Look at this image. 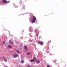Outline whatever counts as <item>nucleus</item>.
<instances>
[{
    "instance_id": "f257e3e1",
    "label": "nucleus",
    "mask_w": 67,
    "mask_h": 67,
    "mask_svg": "<svg viewBox=\"0 0 67 67\" xmlns=\"http://www.w3.org/2000/svg\"><path fill=\"white\" fill-rule=\"evenodd\" d=\"M32 19L33 20H32V23H35L36 20V17H35L34 16H33Z\"/></svg>"
},
{
    "instance_id": "a211bd4d",
    "label": "nucleus",
    "mask_w": 67,
    "mask_h": 67,
    "mask_svg": "<svg viewBox=\"0 0 67 67\" xmlns=\"http://www.w3.org/2000/svg\"><path fill=\"white\" fill-rule=\"evenodd\" d=\"M27 67H30L29 65H27Z\"/></svg>"
},
{
    "instance_id": "20e7f679",
    "label": "nucleus",
    "mask_w": 67,
    "mask_h": 67,
    "mask_svg": "<svg viewBox=\"0 0 67 67\" xmlns=\"http://www.w3.org/2000/svg\"><path fill=\"white\" fill-rule=\"evenodd\" d=\"M3 59L5 62H7V59L6 58L4 57H3Z\"/></svg>"
},
{
    "instance_id": "9d476101",
    "label": "nucleus",
    "mask_w": 67,
    "mask_h": 67,
    "mask_svg": "<svg viewBox=\"0 0 67 67\" xmlns=\"http://www.w3.org/2000/svg\"><path fill=\"white\" fill-rule=\"evenodd\" d=\"M34 60H35V59H31V62H33L34 61Z\"/></svg>"
},
{
    "instance_id": "aec40b11",
    "label": "nucleus",
    "mask_w": 67,
    "mask_h": 67,
    "mask_svg": "<svg viewBox=\"0 0 67 67\" xmlns=\"http://www.w3.org/2000/svg\"><path fill=\"white\" fill-rule=\"evenodd\" d=\"M17 56H18V55H17Z\"/></svg>"
},
{
    "instance_id": "7ed1b4c3",
    "label": "nucleus",
    "mask_w": 67,
    "mask_h": 67,
    "mask_svg": "<svg viewBox=\"0 0 67 67\" xmlns=\"http://www.w3.org/2000/svg\"><path fill=\"white\" fill-rule=\"evenodd\" d=\"M2 2L3 3H8V1L6 0H3Z\"/></svg>"
},
{
    "instance_id": "f8f14e48",
    "label": "nucleus",
    "mask_w": 67,
    "mask_h": 67,
    "mask_svg": "<svg viewBox=\"0 0 67 67\" xmlns=\"http://www.w3.org/2000/svg\"><path fill=\"white\" fill-rule=\"evenodd\" d=\"M5 41H4L3 42V45H4L5 44Z\"/></svg>"
},
{
    "instance_id": "6ab92c4d",
    "label": "nucleus",
    "mask_w": 67,
    "mask_h": 67,
    "mask_svg": "<svg viewBox=\"0 0 67 67\" xmlns=\"http://www.w3.org/2000/svg\"><path fill=\"white\" fill-rule=\"evenodd\" d=\"M48 42L49 43V42H51V41H49Z\"/></svg>"
},
{
    "instance_id": "2eb2a0df",
    "label": "nucleus",
    "mask_w": 67,
    "mask_h": 67,
    "mask_svg": "<svg viewBox=\"0 0 67 67\" xmlns=\"http://www.w3.org/2000/svg\"><path fill=\"white\" fill-rule=\"evenodd\" d=\"M21 62L22 63H24V61L23 60H22L21 61Z\"/></svg>"
},
{
    "instance_id": "dca6fc26",
    "label": "nucleus",
    "mask_w": 67,
    "mask_h": 67,
    "mask_svg": "<svg viewBox=\"0 0 67 67\" xmlns=\"http://www.w3.org/2000/svg\"><path fill=\"white\" fill-rule=\"evenodd\" d=\"M34 59L35 60H36V58L34 57Z\"/></svg>"
},
{
    "instance_id": "4468645a",
    "label": "nucleus",
    "mask_w": 67,
    "mask_h": 67,
    "mask_svg": "<svg viewBox=\"0 0 67 67\" xmlns=\"http://www.w3.org/2000/svg\"><path fill=\"white\" fill-rule=\"evenodd\" d=\"M50 67V65L48 64L47 65V67Z\"/></svg>"
},
{
    "instance_id": "1a4fd4ad",
    "label": "nucleus",
    "mask_w": 67,
    "mask_h": 67,
    "mask_svg": "<svg viewBox=\"0 0 67 67\" xmlns=\"http://www.w3.org/2000/svg\"><path fill=\"white\" fill-rule=\"evenodd\" d=\"M31 53L30 52H29L27 53V55H30V54H31Z\"/></svg>"
},
{
    "instance_id": "f03ea898",
    "label": "nucleus",
    "mask_w": 67,
    "mask_h": 67,
    "mask_svg": "<svg viewBox=\"0 0 67 67\" xmlns=\"http://www.w3.org/2000/svg\"><path fill=\"white\" fill-rule=\"evenodd\" d=\"M38 44L41 45H43L44 44V43L41 41H39L38 42Z\"/></svg>"
},
{
    "instance_id": "0eeeda50",
    "label": "nucleus",
    "mask_w": 67,
    "mask_h": 67,
    "mask_svg": "<svg viewBox=\"0 0 67 67\" xmlns=\"http://www.w3.org/2000/svg\"><path fill=\"white\" fill-rule=\"evenodd\" d=\"M24 48L25 49L26 51V50H27V46H24Z\"/></svg>"
},
{
    "instance_id": "412c9836",
    "label": "nucleus",
    "mask_w": 67,
    "mask_h": 67,
    "mask_svg": "<svg viewBox=\"0 0 67 67\" xmlns=\"http://www.w3.org/2000/svg\"><path fill=\"white\" fill-rule=\"evenodd\" d=\"M24 8H25V7H24Z\"/></svg>"
},
{
    "instance_id": "423d86ee",
    "label": "nucleus",
    "mask_w": 67,
    "mask_h": 67,
    "mask_svg": "<svg viewBox=\"0 0 67 67\" xmlns=\"http://www.w3.org/2000/svg\"><path fill=\"white\" fill-rule=\"evenodd\" d=\"M14 58H16L17 57V54H15L14 55Z\"/></svg>"
},
{
    "instance_id": "ddd939ff",
    "label": "nucleus",
    "mask_w": 67,
    "mask_h": 67,
    "mask_svg": "<svg viewBox=\"0 0 67 67\" xmlns=\"http://www.w3.org/2000/svg\"><path fill=\"white\" fill-rule=\"evenodd\" d=\"M37 63H40V61L39 60H37L36 61Z\"/></svg>"
},
{
    "instance_id": "39448f33",
    "label": "nucleus",
    "mask_w": 67,
    "mask_h": 67,
    "mask_svg": "<svg viewBox=\"0 0 67 67\" xmlns=\"http://www.w3.org/2000/svg\"><path fill=\"white\" fill-rule=\"evenodd\" d=\"M9 42L11 44H12V45L13 44V42H12V41L11 40H10L9 41Z\"/></svg>"
},
{
    "instance_id": "6e6552de",
    "label": "nucleus",
    "mask_w": 67,
    "mask_h": 67,
    "mask_svg": "<svg viewBox=\"0 0 67 67\" xmlns=\"http://www.w3.org/2000/svg\"><path fill=\"white\" fill-rule=\"evenodd\" d=\"M8 47L9 48H12V46L10 45H9L8 46Z\"/></svg>"
},
{
    "instance_id": "9b49d317",
    "label": "nucleus",
    "mask_w": 67,
    "mask_h": 67,
    "mask_svg": "<svg viewBox=\"0 0 67 67\" xmlns=\"http://www.w3.org/2000/svg\"><path fill=\"white\" fill-rule=\"evenodd\" d=\"M17 52L18 53V54H20V51H19L18 50Z\"/></svg>"
},
{
    "instance_id": "f3484780",
    "label": "nucleus",
    "mask_w": 67,
    "mask_h": 67,
    "mask_svg": "<svg viewBox=\"0 0 67 67\" xmlns=\"http://www.w3.org/2000/svg\"><path fill=\"white\" fill-rule=\"evenodd\" d=\"M20 46H22V43H20Z\"/></svg>"
}]
</instances>
